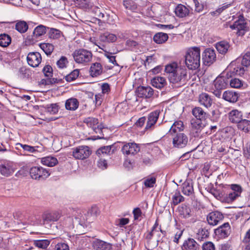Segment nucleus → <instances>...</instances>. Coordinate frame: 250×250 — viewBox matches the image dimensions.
Returning a JSON list of instances; mask_svg holds the SVG:
<instances>
[{
    "mask_svg": "<svg viewBox=\"0 0 250 250\" xmlns=\"http://www.w3.org/2000/svg\"><path fill=\"white\" fill-rule=\"evenodd\" d=\"M165 71L168 74V78L171 83L184 84L187 80V70L184 66H178L176 63L166 66Z\"/></svg>",
    "mask_w": 250,
    "mask_h": 250,
    "instance_id": "nucleus-1",
    "label": "nucleus"
},
{
    "mask_svg": "<svg viewBox=\"0 0 250 250\" xmlns=\"http://www.w3.org/2000/svg\"><path fill=\"white\" fill-rule=\"evenodd\" d=\"M250 66V52H247L242 59L238 58L235 61L230 63L229 66L230 72L233 75L244 76L245 72L248 71Z\"/></svg>",
    "mask_w": 250,
    "mask_h": 250,
    "instance_id": "nucleus-2",
    "label": "nucleus"
},
{
    "mask_svg": "<svg viewBox=\"0 0 250 250\" xmlns=\"http://www.w3.org/2000/svg\"><path fill=\"white\" fill-rule=\"evenodd\" d=\"M200 48L199 47L189 48L185 55V62L189 69L196 70L200 66Z\"/></svg>",
    "mask_w": 250,
    "mask_h": 250,
    "instance_id": "nucleus-3",
    "label": "nucleus"
},
{
    "mask_svg": "<svg viewBox=\"0 0 250 250\" xmlns=\"http://www.w3.org/2000/svg\"><path fill=\"white\" fill-rule=\"evenodd\" d=\"M229 73L228 72L226 76L217 77L213 82L211 87V92L217 97L219 98L222 93V91L226 88L229 84L228 76Z\"/></svg>",
    "mask_w": 250,
    "mask_h": 250,
    "instance_id": "nucleus-4",
    "label": "nucleus"
},
{
    "mask_svg": "<svg viewBox=\"0 0 250 250\" xmlns=\"http://www.w3.org/2000/svg\"><path fill=\"white\" fill-rule=\"evenodd\" d=\"M72 55L76 62L84 65L87 64L91 61L93 56L90 51L85 49L76 50Z\"/></svg>",
    "mask_w": 250,
    "mask_h": 250,
    "instance_id": "nucleus-5",
    "label": "nucleus"
},
{
    "mask_svg": "<svg viewBox=\"0 0 250 250\" xmlns=\"http://www.w3.org/2000/svg\"><path fill=\"white\" fill-rule=\"evenodd\" d=\"M30 175L35 180H44L48 177L50 173L45 168L41 167H34L30 169Z\"/></svg>",
    "mask_w": 250,
    "mask_h": 250,
    "instance_id": "nucleus-6",
    "label": "nucleus"
},
{
    "mask_svg": "<svg viewBox=\"0 0 250 250\" xmlns=\"http://www.w3.org/2000/svg\"><path fill=\"white\" fill-rule=\"evenodd\" d=\"M229 27L233 30H237L236 34L238 36H243L248 29L247 23L242 16H240L239 19L233 24L230 25Z\"/></svg>",
    "mask_w": 250,
    "mask_h": 250,
    "instance_id": "nucleus-7",
    "label": "nucleus"
},
{
    "mask_svg": "<svg viewBox=\"0 0 250 250\" xmlns=\"http://www.w3.org/2000/svg\"><path fill=\"white\" fill-rule=\"evenodd\" d=\"M91 154L88 146H82L73 149L72 155L76 159L83 160L88 158Z\"/></svg>",
    "mask_w": 250,
    "mask_h": 250,
    "instance_id": "nucleus-8",
    "label": "nucleus"
},
{
    "mask_svg": "<svg viewBox=\"0 0 250 250\" xmlns=\"http://www.w3.org/2000/svg\"><path fill=\"white\" fill-rule=\"evenodd\" d=\"M172 139V145L173 147L178 148L185 147L188 144V138L184 133H177L174 134Z\"/></svg>",
    "mask_w": 250,
    "mask_h": 250,
    "instance_id": "nucleus-9",
    "label": "nucleus"
},
{
    "mask_svg": "<svg viewBox=\"0 0 250 250\" xmlns=\"http://www.w3.org/2000/svg\"><path fill=\"white\" fill-rule=\"evenodd\" d=\"M61 216L62 213L60 211L54 210L44 212L42 215L43 225H46L50 222L57 221Z\"/></svg>",
    "mask_w": 250,
    "mask_h": 250,
    "instance_id": "nucleus-10",
    "label": "nucleus"
},
{
    "mask_svg": "<svg viewBox=\"0 0 250 250\" xmlns=\"http://www.w3.org/2000/svg\"><path fill=\"white\" fill-rule=\"evenodd\" d=\"M224 218L223 214L218 211H212L207 216V220L210 226H216L222 222Z\"/></svg>",
    "mask_w": 250,
    "mask_h": 250,
    "instance_id": "nucleus-11",
    "label": "nucleus"
},
{
    "mask_svg": "<svg viewBox=\"0 0 250 250\" xmlns=\"http://www.w3.org/2000/svg\"><path fill=\"white\" fill-rule=\"evenodd\" d=\"M140 150L139 145L135 143H125L122 147L121 151L124 155H134Z\"/></svg>",
    "mask_w": 250,
    "mask_h": 250,
    "instance_id": "nucleus-12",
    "label": "nucleus"
},
{
    "mask_svg": "<svg viewBox=\"0 0 250 250\" xmlns=\"http://www.w3.org/2000/svg\"><path fill=\"white\" fill-rule=\"evenodd\" d=\"M203 63L206 65L209 66L212 64L216 60L215 50L211 48H207L202 55Z\"/></svg>",
    "mask_w": 250,
    "mask_h": 250,
    "instance_id": "nucleus-13",
    "label": "nucleus"
},
{
    "mask_svg": "<svg viewBox=\"0 0 250 250\" xmlns=\"http://www.w3.org/2000/svg\"><path fill=\"white\" fill-rule=\"evenodd\" d=\"M231 232V228L229 223H225L214 229V233L219 238H225L229 236Z\"/></svg>",
    "mask_w": 250,
    "mask_h": 250,
    "instance_id": "nucleus-14",
    "label": "nucleus"
},
{
    "mask_svg": "<svg viewBox=\"0 0 250 250\" xmlns=\"http://www.w3.org/2000/svg\"><path fill=\"white\" fill-rule=\"evenodd\" d=\"M41 55L37 52H30L27 56V61L29 65L35 67L39 66L42 62Z\"/></svg>",
    "mask_w": 250,
    "mask_h": 250,
    "instance_id": "nucleus-15",
    "label": "nucleus"
},
{
    "mask_svg": "<svg viewBox=\"0 0 250 250\" xmlns=\"http://www.w3.org/2000/svg\"><path fill=\"white\" fill-rule=\"evenodd\" d=\"M136 92L138 97L147 99L152 96L154 90L149 86H140L137 88Z\"/></svg>",
    "mask_w": 250,
    "mask_h": 250,
    "instance_id": "nucleus-16",
    "label": "nucleus"
},
{
    "mask_svg": "<svg viewBox=\"0 0 250 250\" xmlns=\"http://www.w3.org/2000/svg\"><path fill=\"white\" fill-rule=\"evenodd\" d=\"M83 122L91 127L95 132L98 133L102 131V127L98 125L99 122L97 118L87 117L84 119Z\"/></svg>",
    "mask_w": 250,
    "mask_h": 250,
    "instance_id": "nucleus-17",
    "label": "nucleus"
},
{
    "mask_svg": "<svg viewBox=\"0 0 250 250\" xmlns=\"http://www.w3.org/2000/svg\"><path fill=\"white\" fill-rule=\"evenodd\" d=\"M159 116V112L158 111H154L151 112L148 116L146 126L145 127L146 130L151 129V128L154 126Z\"/></svg>",
    "mask_w": 250,
    "mask_h": 250,
    "instance_id": "nucleus-18",
    "label": "nucleus"
},
{
    "mask_svg": "<svg viewBox=\"0 0 250 250\" xmlns=\"http://www.w3.org/2000/svg\"><path fill=\"white\" fill-rule=\"evenodd\" d=\"M243 113L237 109H233L229 113V119L232 123L239 124L243 120Z\"/></svg>",
    "mask_w": 250,
    "mask_h": 250,
    "instance_id": "nucleus-19",
    "label": "nucleus"
},
{
    "mask_svg": "<svg viewBox=\"0 0 250 250\" xmlns=\"http://www.w3.org/2000/svg\"><path fill=\"white\" fill-rule=\"evenodd\" d=\"M199 102L200 104L207 108L210 107L213 103V100L211 96L206 93H202L199 95Z\"/></svg>",
    "mask_w": 250,
    "mask_h": 250,
    "instance_id": "nucleus-20",
    "label": "nucleus"
},
{
    "mask_svg": "<svg viewBox=\"0 0 250 250\" xmlns=\"http://www.w3.org/2000/svg\"><path fill=\"white\" fill-rule=\"evenodd\" d=\"M14 172L12 165L9 163H4L0 165V173L4 176H9Z\"/></svg>",
    "mask_w": 250,
    "mask_h": 250,
    "instance_id": "nucleus-21",
    "label": "nucleus"
},
{
    "mask_svg": "<svg viewBox=\"0 0 250 250\" xmlns=\"http://www.w3.org/2000/svg\"><path fill=\"white\" fill-rule=\"evenodd\" d=\"M199 245L192 238L186 240L182 247V250H198Z\"/></svg>",
    "mask_w": 250,
    "mask_h": 250,
    "instance_id": "nucleus-22",
    "label": "nucleus"
},
{
    "mask_svg": "<svg viewBox=\"0 0 250 250\" xmlns=\"http://www.w3.org/2000/svg\"><path fill=\"white\" fill-rule=\"evenodd\" d=\"M185 126L183 122L181 121H175L171 126L169 133L173 135L177 133H182L181 132L184 129Z\"/></svg>",
    "mask_w": 250,
    "mask_h": 250,
    "instance_id": "nucleus-23",
    "label": "nucleus"
},
{
    "mask_svg": "<svg viewBox=\"0 0 250 250\" xmlns=\"http://www.w3.org/2000/svg\"><path fill=\"white\" fill-rule=\"evenodd\" d=\"M103 72V67L100 63L95 62L91 64L89 69L90 75L92 77L100 75Z\"/></svg>",
    "mask_w": 250,
    "mask_h": 250,
    "instance_id": "nucleus-24",
    "label": "nucleus"
},
{
    "mask_svg": "<svg viewBox=\"0 0 250 250\" xmlns=\"http://www.w3.org/2000/svg\"><path fill=\"white\" fill-rule=\"evenodd\" d=\"M223 98L230 103H235L238 101V93L232 91H226L223 94Z\"/></svg>",
    "mask_w": 250,
    "mask_h": 250,
    "instance_id": "nucleus-25",
    "label": "nucleus"
},
{
    "mask_svg": "<svg viewBox=\"0 0 250 250\" xmlns=\"http://www.w3.org/2000/svg\"><path fill=\"white\" fill-rule=\"evenodd\" d=\"M116 36L108 32H104L100 35L99 39L102 42H113L117 40Z\"/></svg>",
    "mask_w": 250,
    "mask_h": 250,
    "instance_id": "nucleus-26",
    "label": "nucleus"
},
{
    "mask_svg": "<svg viewBox=\"0 0 250 250\" xmlns=\"http://www.w3.org/2000/svg\"><path fill=\"white\" fill-rule=\"evenodd\" d=\"M229 72L230 74H229L228 76V81L230 86L234 88H241L243 85L244 82L236 78H231V75L233 74L230 71Z\"/></svg>",
    "mask_w": 250,
    "mask_h": 250,
    "instance_id": "nucleus-27",
    "label": "nucleus"
},
{
    "mask_svg": "<svg viewBox=\"0 0 250 250\" xmlns=\"http://www.w3.org/2000/svg\"><path fill=\"white\" fill-rule=\"evenodd\" d=\"M47 29H49V28L42 24L37 26L33 32V38L37 39L42 36L46 33Z\"/></svg>",
    "mask_w": 250,
    "mask_h": 250,
    "instance_id": "nucleus-28",
    "label": "nucleus"
},
{
    "mask_svg": "<svg viewBox=\"0 0 250 250\" xmlns=\"http://www.w3.org/2000/svg\"><path fill=\"white\" fill-rule=\"evenodd\" d=\"M193 191L191 181L187 180L182 184V192L185 195L189 196L193 193Z\"/></svg>",
    "mask_w": 250,
    "mask_h": 250,
    "instance_id": "nucleus-29",
    "label": "nucleus"
},
{
    "mask_svg": "<svg viewBox=\"0 0 250 250\" xmlns=\"http://www.w3.org/2000/svg\"><path fill=\"white\" fill-rule=\"evenodd\" d=\"M175 13L177 16L180 18H184L188 15L189 9L182 4H179L175 9Z\"/></svg>",
    "mask_w": 250,
    "mask_h": 250,
    "instance_id": "nucleus-30",
    "label": "nucleus"
},
{
    "mask_svg": "<svg viewBox=\"0 0 250 250\" xmlns=\"http://www.w3.org/2000/svg\"><path fill=\"white\" fill-rule=\"evenodd\" d=\"M41 163L43 165L52 167L56 166L58 163V161L56 157L48 156L42 158Z\"/></svg>",
    "mask_w": 250,
    "mask_h": 250,
    "instance_id": "nucleus-31",
    "label": "nucleus"
},
{
    "mask_svg": "<svg viewBox=\"0 0 250 250\" xmlns=\"http://www.w3.org/2000/svg\"><path fill=\"white\" fill-rule=\"evenodd\" d=\"M166 83V79L162 77H155L151 80L152 86L159 89L164 87Z\"/></svg>",
    "mask_w": 250,
    "mask_h": 250,
    "instance_id": "nucleus-32",
    "label": "nucleus"
},
{
    "mask_svg": "<svg viewBox=\"0 0 250 250\" xmlns=\"http://www.w3.org/2000/svg\"><path fill=\"white\" fill-rule=\"evenodd\" d=\"M79 103L75 98H70L66 101L65 106L67 110H75L79 106Z\"/></svg>",
    "mask_w": 250,
    "mask_h": 250,
    "instance_id": "nucleus-33",
    "label": "nucleus"
},
{
    "mask_svg": "<svg viewBox=\"0 0 250 250\" xmlns=\"http://www.w3.org/2000/svg\"><path fill=\"white\" fill-rule=\"evenodd\" d=\"M93 246L96 250H110L111 249V246L109 244L101 240L95 241Z\"/></svg>",
    "mask_w": 250,
    "mask_h": 250,
    "instance_id": "nucleus-34",
    "label": "nucleus"
},
{
    "mask_svg": "<svg viewBox=\"0 0 250 250\" xmlns=\"http://www.w3.org/2000/svg\"><path fill=\"white\" fill-rule=\"evenodd\" d=\"M237 127L245 133L250 134V121L247 119H243L239 124Z\"/></svg>",
    "mask_w": 250,
    "mask_h": 250,
    "instance_id": "nucleus-35",
    "label": "nucleus"
},
{
    "mask_svg": "<svg viewBox=\"0 0 250 250\" xmlns=\"http://www.w3.org/2000/svg\"><path fill=\"white\" fill-rule=\"evenodd\" d=\"M192 114L196 118V120L201 121L204 120L206 118V113L202 108L196 107L192 109Z\"/></svg>",
    "mask_w": 250,
    "mask_h": 250,
    "instance_id": "nucleus-36",
    "label": "nucleus"
},
{
    "mask_svg": "<svg viewBox=\"0 0 250 250\" xmlns=\"http://www.w3.org/2000/svg\"><path fill=\"white\" fill-rule=\"evenodd\" d=\"M71 214L72 217H74L76 220L81 225L85 223V220L84 217L82 214L81 211L80 209H72Z\"/></svg>",
    "mask_w": 250,
    "mask_h": 250,
    "instance_id": "nucleus-37",
    "label": "nucleus"
},
{
    "mask_svg": "<svg viewBox=\"0 0 250 250\" xmlns=\"http://www.w3.org/2000/svg\"><path fill=\"white\" fill-rule=\"evenodd\" d=\"M112 146H104L98 149L96 151V154L100 157L104 155H111L113 153V150H111Z\"/></svg>",
    "mask_w": 250,
    "mask_h": 250,
    "instance_id": "nucleus-38",
    "label": "nucleus"
},
{
    "mask_svg": "<svg viewBox=\"0 0 250 250\" xmlns=\"http://www.w3.org/2000/svg\"><path fill=\"white\" fill-rule=\"evenodd\" d=\"M168 35L166 33L159 32L153 37V41L156 43L162 44L165 42L168 39Z\"/></svg>",
    "mask_w": 250,
    "mask_h": 250,
    "instance_id": "nucleus-39",
    "label": "nucleus"
},
{
    "mask_svg": "<svg viewBox=\"0 0 250 250\" xmlns=\"http://www.w3.org/2000/svg\"><path fill=\"white\" fill-rule=\"evenodd\" d=\"M28 29V25L24 21H18L15 24V29L20 33H25Z\"/></svg>",
    "mask_w": 250,
    "mask_h": 250,
    "instance_id": "nucleus-40",
    "label": "nucleus"
},
{
    "mask_svg": "<svg viewBox=\"0 0 250 250\" xmlns=\"http://www.w3.org/2000/svg\"><path fill=\"white\" fill-rule=\"evenodd\" d=\"M240 195L238 192H235L233 190H230L228 192L224 197V201L227 203H229L234 201Z\"/></svg>",
    "mask_w": 250,
    "mask_h": 250,
    "instance_id": "nucleus-41",
    "label": "nucleus"
},
{
    "mask_svg": "<svg viewBox=\"0 0 250 250\" xmlns=\"http://www.w3.org/2000/svg\"><path fill=\"white\" fill-rule=\"evenodd\" d=\"M11 43V37L6 34H0V46L2 47H6Z\"/></svg>",
    "mask_w": 250,
    "mask_h": 250,
    "instance_id": "nucleus-42",
    "label": "nucleus"
},
{
    "mask_svg": "<svg viewBox=\"0 0 250 250\" xmlns=\"http://www.w3.org/2000/svg\"><path fill=\"white\" fill-rule=\"evenodd\" d=\"M180 215L185 218H188L191 216V209L186 205H182L179 208Z\"/></svg>",
    "mask_w": 250,
    "mask_h": 250,
    "instance_id": "nucleus-43",
    "label": "nucleus"
},
{
    "mask_svg": "<svg viewBox=\"0 0 250 250\" xmlns=\"http://www.w3.org/2000/svg\"><path fill=\"white\" fill-rule=\"evenodd\" d=\"M229 47V44L227 42L224 41L218 42L216 45L217 50L221 54H225L227 53Z\"/></svg>",
    "mask_w": 250,
    "mask_h": 250,
    "instance_id": "nucleus-44",
    "label": "nucleus"
},
{
    "mask_svg": "<svg viewBox=\"0 0 250 250\" xmlns=\"http://www.w3.org/2000/svg\"><path fill=\"white\" fill-rule=\"evenodd\" d=\"M50 241L47 239L35 240L33 244L37 247L41 249H46L50 244Z\"/></svg>",
    "mask_w": 250,
    "mask_h": 250,
    "instance_id": "nucleus-45",
    "label": "nucleus"
},
{
    "mask_svg": "<svg viewBox=\"0 0 250 250\" xmlns=\"http://www.w3.org/2000/svg\"><path fill=\"white\" fill-rule=\"evenodd\" d=\"M40 47L47 55H51L54 50L53 45L49 43H40Z\"/></svg>",
    "mask_w": 250,
    "mask_h": 250,
    "instance_id": "nucleus-46",
    "label": "nucleus"
},
{
    "mask_svg": "<svg viewBox=\"0 0 250 250\" xmlns=\"http://www.w3.org/2000/svg\"><path fill=\"white\" fill-rule=\"evenodd\" d=\"M45 111L50 114H55L58 112L59 105L57 104H48L43 106Z\"/></svg>",
    "mask_w": 250,
    "mask_h": 250,
    "instance_id": "nucleus-47",
    "label": "nucleus"
},
{
    "mask_svg": "<svg viewBox=\"0 0 250 250\" xmlns=\"http://www.w3.org/2000/svg\"><path fill=\"white\" fill-rule=\"evenodd\" d=\"M49 31L48 33V37L52 39H59L62 33L61 31L55 28H49Z\"/></svg>",
    "mask_w": 250,
    "mask_h": 250,
    "instance_id": "nucleus-48",
    "label": "nucleus"
},
{
    "mask_svg": "<svg viewBox=\"0 0 250 250\" xmlns=\"http://www.w3.org/2000/svg\"><path fill=\"white\" fill-rule=\"evenodd\" d=\"M172 200L173 205L176 206L184 201V198L179 191L176 190L172 196Z\"/></svg>",
    "mask_w": 250,
    "mask_h": 250,
    "instance_id": "nucleus-49",
    "label": "nucleus"
},
{
    "mask_svg": "<svg viewBox=\"0 0 250 250\" xmlns=\"http://www.w3.org/2000/svg\"><path fill=\"white\" fill-rule=\"evenodd\" d=\"M209 232L205 228H201L199 229L196 234V238L202 240L204 238L208 237L209 235Z\"/></svg>",
    "mask_w": 250,
    "mask_h": 250,
    "instance_id": "nucleus-50",
    "label": "nucleus"
},
{
    "mask_svg": "<svg viewBox=\"0 0 250 250\" xmlns=\"http://www.w3.org/2000/svg\"><path fill=\"white\" fill-rule=\"evenodd\" d=\"M79 75V70L75 69L70 74L65 76V79L67 82H71L76 80Z\"/></svg>",
    "mask_w": 250,
    "mask_h": 250,
    "instance_id": "nucleus-51",
    "label": "nucleus"
},
{
    "mask_svg": "<svg viewBox=\"0 0 250 250\" xmlns=\"http://www.w3.org/2000/svg\"><path fill=\"white\" fill-rule=\"evenodd\" d=\"M191 125L192 128L196 130V133L200 131L204 127V124L202 123V121L200 120L193 121L191 123Z\"/></svg>",
    "mask_w": 250,
    "mask_h": 250,
    "instance_id": "nucleus-52",
    "label": "nucleus"
},
{
    "mask_svg": "<svg viewBox=\"0 0 250 250\" xmlns=\"http://www.w3.org/2000/svg\"><path fill=\"white\" fill-rule=\"evenodd\" d=\"M209 192L217 199H224V197L225 195V194L220 189L214 188H211Z\"/></svg>",
    "mask_w": 250,
    "mask_h": 250,
    "instance_id": "nucleus-53",
    "label": "nucleus"
},
{
    "mask_svg": "<svg viewBox=\"0 0 250 250\" xmlns=\"http://www.w3.org/2000/svg\"><path fill=\"white\" fill-rule=\"evenodd\" d=\"M100 21L108 24H113V20L110 17L109 14L105 12L104 10H103V13Z\"/></svg>",
    "mask_w": 250,
    "mask_h": 250,
    "instance_id": "nucleus-54",
    "label": "nucleus"
},
{
    "mask_svg": "<svg viewBox=\"0 0 250 250\" xmlns=\"http://www.w3.org/2000/svg\"><path fill=\"white\" fill-rule=\"evenodd\" d=\"M67 63V59L64 56L61 57L59 60L57 62V65L58 67L61 69L65 68Z\"/></svg>",
    "mask_w": 250,
    "mask_h": 250,
    "instance_id": "nucleus-55",
    "label": "nucleus"
},
{
    "mask_svg": "<svg viewBox=\"0 0 250 250\" xmlns=\"http://www.w3.org/2000/svg\"><path fill=\"white\" fill-rule=\"evenodd\" d=\"M42 72L46 77H51L53 75V69L49 65H45L42 69Z\"/></svg>",
    "mask_w": 250,
    "mask_h": 250,
    "instance_id": "nucleus-56",
    "label": "nucleus"
},
{
    "mask_svg": "<svg viewBox=\"0 0 250 250\" xmlns=\"http://www.w3.org/2000/svg\"><path fill=\"white\" fill-rule=\"evenodd\" d=\"M156 183V178L152 177L146 179L144 181V185L146 188H152L154 187V185Z\"/></svg>",
    "mask_w": 250,
    "mask_h": 250,
    "instance_id": "nucleus-57",
    "label": "nucleus"
},
{
    "mask_svg": "<svg viewBox=\"0 0 250 250\" xmlns=\"http://www.w3.org/2000/svg\"><path fill=\"white\" fill-rule=\"evenodd\" d=\"M129 220L128 218H122L116 220V223L120 227H123L129 223Z\"/></svg>",
    "mask_w": 250,
    "mask_h": 250,
    "instance_id": "nucleus-58",
    "label": "nucleus"
},
{
    "mask_svg": "<svg viewBox=\"0 0 250 250\" xmlns=\"http://www.w3.org/2000/svg\"><path fill=\"white\" fill-rule=\"evenodd\" d=\"M203 250H214L215 246L211 242L205 243L202 246Z\"/></svg>",
    "mask_w": 250,
    "mask_h": 250,
    "instance_id": "nucleus-59",
    "label": "nucleus"
},
{
    "mask_svg": "<svg viewBox=\"0 0 250 250\" xmlns=\"http://www.w3.org/2000/svg\"><path fill=\"white\" fill-rule=\"evenodd\" d=\"M98 167L102 169H105L107 167L106 161L103 159H100L97 162Z\"/></svg>",
    "mask_w": 250,
    "mask_h": 250,
    "instance_id": "nucleus-60",
    "label": "nucleus"
},
{
    "mask_svg": "<svg viewBox=\"0 0 250 250\" xmlns=\"http://www.w3.org/2000/svg\"><path fill=\"white\" fill-rule=\"evenodd\" d=\"M55 250H69L68 246L64 243L57 244L55 246Z\"/></svg>",
    "mask_w": 250,
    "mask_h": 250,
    "instance_id": "nucleus-61",
    "label": "nucleus"
},
{
    "mask_svg": "<svg viewBox=\"0 0 250 250\" xmlns=\"http://www.w3.org/2000/svg\"><path fill=\"white\" fill-rule=\"evenodd\" d=\"M133 214L134 220H137L141 216L142 212L139 208H136L133 210Z\"/></svg>",
    "mask_w": 250,
    "mask_h": 250,
    "instance_id": "nucleus-62",
    "label": "nucleus"
},
{
    "mask_svg": "<svg viewBox=\"0 0 250 250\" xmlns=\"http://www.w3.org/2000/svg\"><path fill=\"white\" fill-rule=\"evenodd\" d=\"M105 56H106L108 59L109 61L112 63L114 65H118L115 59V56L111 55V54L107 52H105Z\"/></svg>",
    "mask_w": 250,
    "mask_h": 250,
    "instance_id": "nucleus-63",
    "label": "nucleus"
},
{
    "mask_svg": "<svg viewBox=\"0 0 250 250\" xmlns=\"http://www.w3.org/2000/svg\"><path fill=\"white\" fill-rule=\"evenodd\" d=\"M102 93L104 94H108L110 90V85L107 83H104L101 86Z\"/></svg>",
    "mask_w": 250,
    "mask_h": 250,
    "instance_id": "nucleus-64",
    "label": "nucleus"
}]
</instances>
